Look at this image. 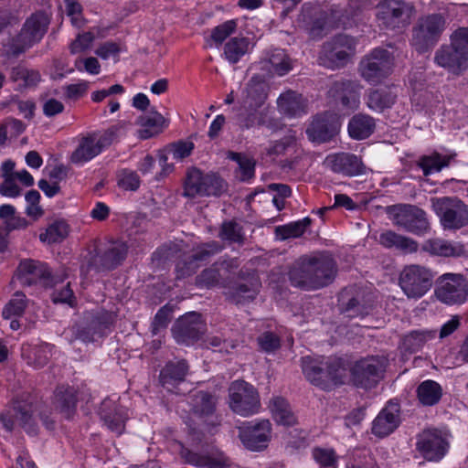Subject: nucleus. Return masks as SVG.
Returning <instances> with one entry per match:
<instances>
[{
    "label": "nucleus",
    "instance_id": "nucleus-1",
    "mask_svg": "<svg viewBox=\"0 0 468 468\" xmlns=\"http://www.w3.org/2000/svg\"><path fill=\"white\" fill-rule=\"evenodd\" d=\"M337 266L327 251L303 255L289 269V281L294 287L311 291L331 284L336 275Z\"/></svg>",
    "mask_w": 468,
    "mask_h": 468
},
{
    "label": "nucleus",
    "instance_id": "nucleus-2",
    "mask_svg": "<svg viewBox=\"0 0 468 468\" xmlns=\"http://www.w3.org/2000/svg\"><path fill=\"white\" fill-rule=\"evenodd\" d=\"M128 249L126 242L121 239L105 242L94 239L84 257L81 271L87 274L90 271L100 273L115 270L125 261Z\"/></svg>",
    "mask_w": 468,
    "mask_h": 468
},
{
    "label": "nucleus",
    "instance_id": "nucleus-3",
    "mask_svg": "<svg viewBox=\"0 0 468 468\" xmlns=\"http://www.w3.org/2000/svg\"><path fill=\"white\" fill-rule=\"evenodd\" d=\"M448 26L446 13H431L420 16L411 30V44L423 53L433 48L441 39Z\"/></svg>",
    "mask_w": 468,
    "mask_h": 468
},
{
    "label": "nucleus",
    "instance_id": "nucleus-4",
    "mask_svg": "<svg viewBox=\"0 0 468 468\" xmlns=\"http://www.w3.org/2000/svg\"><path fill=\"white\" fill-rule=\"evenodd\" d=\"M35 410L33 398L29 394H22L13 399L0 413V421L7 431H12L17 425L27 434L36 435L37 425Z\"/></svg>",
    "mask_w": 468,
    "mask_h": 468
},
{
    "label": "nucleus",
    "instance_id": "nucleus-5",
    "mask_svg": "<svg viewBox=\"0 0 468 468\" xmlns=\"http://www.w3.org/2000/svg\"><path fill=\"white\" fill-rule=\"evenodd\" d=\"M115 318L114 313L104 310L86 314L71 326L72 337L69 341L94 342L96 337H101L106 334V330L114 324Z\"/></svg>",
    "mask_w": 468,
    "mask_h": 468
},
{
    "label": "nucleus",
    "instance_id": "nucleus-6",
    "mask_svg": "<svg viewBox=\"0 0 468 468\" xmlns=\"http://www.w3.org/2000/svg\"><path fill=\"white\" fill-rule=\"evenodd\" d=\"M434 274L425 266L410 264L405 266L399 277V285L409 299L423 297L432 287Z\"/></svg>",
    "mask_w": 468,
    "mask_h": 468
},
{
    "label": "nucleus",
    "instance_id": "nucleus-7",
    "mask_svg": "<svg viewBox=\"0 0 468 468\" xmlns=\"http://www.w3.org/2000/svg\"><path fill=\"white\" fill-rule=\"evenodd\" d=\"M434 295L446 305H461L468 299V279L461 273H444L435 281Z\"/></svg>",
    "mask_w": 468,
    "mask_h": 468
},
{
    "label": "nucleus",
    "instance_id": "nucleus-8",
    "mask_svg": "<svg viewBox=\"0 0 468 468\" xmlns=\"http://www.w3.org/2000/svg\"><path fill=\"white\" fill-rule=\"evenodd\" d=\"M387 358L369 356L355 362L351 367V380L357 388H372L383 378Z\"/></svg>",
    "mask_w": 468,
    "mask_h": 468
},
{
    "label": "nucleus",
    "instance_id": "nucleus-9",
    "mask_svg": "<svg viewBox=\"0 0 468 468\" xmlns=\"http://www.w3.org/2000/svg\"><path fill=\"white\" fill-rule=\"evenodd\" d=\"M355 41L346 35H338L324 43L318 57L321 66L335 69L345 67L354 54Z\"/></svg>",
    "mask_w": 468,
    "mask_h": 468
},
{
    "label": "nucleus",
    "instance_id": "nucleus-10",
    "mask_svg": "<svg viewBox=\"0 0 468 468\" xmlns=\"http://www.w3.org/2000/svg\"><path fill=\"white\" fill-rule=\"evenodd\" d=\"M378 9V20L388 29L406 27L415 12L414 5L403 0H382Z\"/></svg>",
    "mask_w": 468,
    "mask_h": 468
},
{
    "label": "nucleus",
    "instance_id": "nucleus-11",
    "mask_svg": "<svg viewBox=\"0 0 468 468\" xmlns=\"http://www.w3.org/2000/svg\"><path fill=\"white\" fill-rule=\"evenodd\" d=\"M229 407L237 414L247 417L258 412L261 403L254 387L244 380H236L229 388Z\"/></svg>",
    "mask_w": 468,
    "mask_h": 468
},
{
    "label": "nucleus",
    "instance_id": "nucleus-12",
    "mask_svg": "<svg viewBox=\"0 0 468 468\" xmlns=\"http://www.w3.org/2000/svg\"><path fill=\"white\" fill-rule=\"evenodd\" d=\"M392 67L390 53L386 49L376 48L360 61L358 71L366 81L377 84L391 73Z\"/></svg>",
    "mask_w": 468,
    "mask_h": 468
},
{
    "label": "nucleus",
    "instance_id": "nucleus-13",
    "mask_svg": "<svg viewBox=\"0 0 468 468\" xmlns=\"http://www.w3.org/2000/svg\"><path fill=\"white\" fill-rule=\"evenodd\" d=\"M261 282L254 272L240 271L238 280L231 282L226 293L227 299L237 305H244L252 302L260 292Z\"/></svg>",
    "mask_w": 468,
    "mask_h": 468
},
{
    "label": "nucleus",
    "instance_id": "nucleus-14",
    "mask_svg": "<svg viewBox=\"0 0 468 468\" xmlns=\"http://www.w3.org/2000/svg\"><path fill=\"white\" fill-rule=\"evenodd\" d=\"M385 210L395 224L409 232L421 235L429 229L425 212L419 207H385Z\"/></svg>",
    "mask_w": 468,
    "mask_h": 468
},
{
    "label": "nucleus",
    "instance_id": "nucleus-15",
    "mask_svg": "<svg viewBox=\"0 0 468 468\" xmlns=\"http://www.w3.org/2000/svg\"><path fill=\"white\" fill-rule=\"evenodd\" d=\"M363 86L358 80L340 79L332 82L328 98L343 109L355 111L360 105V95Z\"/></svg>",
    "mask_w": 468,
    "mask_h": 468
},
{
    "label": "nucleus",
    "instance_id": "nucleus-16",
    "mask_svg": "<svg viewBox=\"0 0 468 468\" xmlns=\"http://www.w3.org/2000/svg\"><path fill=\"white\" fill-rule=\"evenodd\" d=\"M434 63L448 73L460 76L468 70V57L453 41L441 45L434 53Z\"/></svg>",
    "mask_w": 468,
    "mask_h": 468
},
{
    "label": "nucleus",
    "instance_id": "nucleus-17",
    "mask_svg": "<svg viewBox=\"0 0 468 468\" xmlns=\"http://www.w3.org/2000/svg\"><path fill=\"white\" fill-rule=\"evenodd\" d=\"M416 448L428 461L437 462L446 454L449 442L437 429H427L418 435Z\"/></svg>",
    "mask_w": 468,
    "mask_h": 468
},
{
    "label": "nucleus",
    "instance_id": "nucleus-18",
    "mask_svg": "<svg viewBox=\"0 0 468 468\" xmlns=\"http://www.w3.org/2000/svg\"><path fill=\"white\" fill-rule=\"evenodd\" d=\"M206 324L201 315L192 312L181 316L173 326V335L177 343L192 344L204 334Z\"/></svg>",
    "mask_w": 468,
    "mask_h": 468
},
{
    "label": "nucleus",
    "instance_id": "nucleus-19",
    "mask_svg": "<svg viewBox=\"0 0 468 468\" xmlns=\"http://www.w3.org/2000/svg\"><path fill=\"white\" fill-rule=\"evenodd\" d=\"M17 279L22 285L31 286L41 282L45 286L55 284L54 277L48 266L34 260H24L19 263Z\"/></svg>",
    "mask_w": 468,
    "mask_h": 468
},
{
    "label": "nucleus",
    "instance_id": "nucleus-20",
    "mask_svg": "<svg viewBox=\"0 0 468 468\" xmlns=\"http://www.w3.org/2000/svg\"><path fill=\"white\" fill-rule=\"evenodd\" d=\"M271 424L268 420L248 422L239 429V438L243 445L251 451H261L267 447L271 438Z\"/></svg>",
    "mask_w": 468,
    "mask_h": 468
},
{
    "label": "nucleus",
    "instance_id": "nucleus-21",
    "mask_svg": "<svg viewBox=\"0 0 468 468\" xmlns=\"http://www.w3.org/2000/svg\"><path fill=\"white\" fill-rule=\"evenodd\" d=\"M48 24L49 18L45 12L39 11L32 14L26 20L21 32L17 36L16 41L21 45L23 49L31 47L43 37L47 32Z\"/></svg>",
    "mask_w": 468,
    "mask_h": 468
},
{
    "label": "nucleus",
    "instance_id": "nucleus-22",
    "mask_svg": "<svg viewBox=\"0 0 468 468\" xmlns=\"http://www.w3.org/2000/svg\"><path fill=\"white\" fill-rule=\"evenodd\" d=\"M323 165L332 172L346 176H356L365 172L362 160L354 154L336 153L325 157Z\"/></svg>",
    "mask_w": 468,
    "mask_h": 468
},
{
    "label": "nucleus",
    "instance_id": "nucleus-23",
    "mask_svg": "<svg viewBox=\"0 0 468 468\" xmlns=\"http://www.w3.org/2000/svg\"><path fill=\"white\" fill-rule=\"evenodd\" d=\"M339 130L336 116L330 112L317 115L306 130L310 141L314 143H325L330 141Z\"/></svg>",
    "mask_w": 468,
    "mask_h": 468
},
{
    "label": "nucleus",
    "instance_id": "nucleus-24",
    "mask_svg": "<svg viewBox=\"0 0 468 468\" xmlns=\"http://www.w3.org/2000/svg\"><path fill=\"white\" fill-rule=\"evenodd\" d=\"M268 87L260 76L252 77L242 90L241 109H261L267 99Z\"/></svg>",
    "mask_w": 468,
    "mask_h": 468
},
{
    "label": "nucleus",
    "instance_id": "nucleus-25",
    "mask_svg": "<svg viewBox=\"0 0 468 468\" xmlns=\"http://www.w3.org/2000/svg\"><path fill=\"white\" fill-rule=\"evenodd\" d=\"M99 415L104 425L112 432L121 435L125 429L126 417L122 409L112 399H104L100 407Z\"/></svg>",
    "mask_w": 468,
    "mask_h": 468
},
{
    "label": "nucleus",
    "instance_id": "nucleus-26",
    "mask_svg": "<svg viewBox=\"0 0 468 468\" xmlns=\"http://www.w3.org/2000/svg\"><path fill=\"white\" fill-rule=\"evenodd\" d=\"M341 301L343 311L349 317L364 316L372 306L371 299L362 290H356L354 292L346 290L341 294Z\"/></svg>",
    "mask_w": 468,
    "mask_h": 468
},
{
    "label": "nucleus",
    "instance_id": "nucleus-27",
    "mask_svg": "<svg viewBox=\"0 0 468 468\" xmlns=\"http://www.w3.org/2000/svg\"><path fill=\"white\" fill-rule=\"evenodd\" d=\"M399 424L397 404L384 408L373 421L372 432L378 437H386L393 432Z\"/></svg>",
    "mask_w": 468,
    "mask_h": 468
},
{
    "label": "nucleus",
    "instance_id": "nucleus-28",
    "mask_svg": "<svg viewBox=\"0 0 468 468\" xmlns=\"http://www.w3.org/2000/svg\"><path fill=\"white\" fill-rule=\"evenodd\" d=\"M422 250L431 255L447 258L461 257L465 253L463 244L440 238L427 239L422 245Z\"/></svg>",
    "mask_w": 468,
    "mask_h": 468
},
{
    "label": "nucleus",
    "instance_id": "nucleus-29",
    "mask_svg": "<svg viewBox=\"0 0 468 468\" xmlns=\"http://www.w3.org/2000/svg\"><path fill=\"white\" fill-rule=\"evenodd\" d=\"M292 194L291 188L287 185L271 184L268 189L255 191L247 197V202H271L273 205H284V199Z\"/></svg>",
    "mask_w": 468,
    "mask_h": 468
},
{
    "label": "nucleus",
    "instance_id": "nucleus-30",
    "mask_svg": "<svg viewBox=\"0 0 468 468\" xmlns=\"http://www.w3.org/2000/svg\"><path fill=\"white\" fill-rule=\"evenodd\" d=\"M436 213L444 229H459L468 225L466 207H436Z\"/></svg>",
    "mask_w": 468,
    "mask_h": 468
},
{
    "label": "nucleus",
    "instance_id": "nucleus-31",
    "mask_svg": "<svg viewBox=\"0 0 468 468\" xmlns=\"http://www.w3.org/2000/svg\"><path fill=\"white\" fill-rule=\"evenodd\" d=\"M187 372L188 364L185 359L169 361L160 371V383L164 388L170 390L185 380Z\"/></svg>",
    "mask_w": 468,
    "mask_h": 468
},
{
    "label": "nucleus",
    "instance_id": "nucleus-32",
    "mask_svg": "<svg viewBox=\"0 0 468 468\" xmlns=\"http://www.w3.org/2000/svg\"><path fill=\"white\" fill-rule=\"evenodd\" d=\"M136 123L141 127L138 130V135L141 139H149L160 133L167 125V121L156 111H151L146 114L141 115Z\"/></svg>",
    "mask_w": 468,
    "mask_h": 468
},
{
    "label": "nucleus",
    "instance_id": "nucleus-33",
    "mask_svg": "<svg viewBox=\"0 0 468 468\" xmlns=\"http://www.w3.org/2000/svg\"><path fill=\"white\" fill-rule=\"evenodd\" d=\"M217 402L216 395L207 391H197L192 396L191 413L194 417L204 420L215 412Z\"/></svg>",
    "mask_w": 468,
    "mask_h": 468
},
{
    "label": "nucleus",
    "instance_id": "nucleus-34",
    "mask_svg": "<svg viewBox=\"0 0 468 468\" xmlns=\"http://www.w3.org/2000/svg\"><path fill=\"white\" fill-rule=\"evenodd\" d=\"M279 111L290 117L300 116L305 112L306 101L296 91L287 90L277 100Z\"/></svg>",
    "mask_w": 468,
    "mask_h": 468
},
{
    "label": "nucleus",
    "instance_id": "nucleus-35",
    "mask_svg": "<svg viewBox=\"0 0 468 468\" xmlns=\"http://www.w3.org/2000/svg\"><path fill=\"white\" fill-rule=\"evenodd\" d=\"M53 346L48 343L39 346H23L22 356L29 366L35 368L45 367L52 356Z\"/></svg>",
    "mask_w": 468,
    "mask_h": 468
},
{
    "label": "nucleus",
    "instance_id": "nucleus-36",
    "mask_svg": "<svg viewBox=\"0 0 468 468\" xmlns=\"http://www.w3.org/2000/svg\"><path fill=\"white\" fill-rule=\"evenodd\" d=\"M180 454L186 463L201 468H229L231 466L230 460L223 455L217 457L205 456L193 452L186 448H182Z\"/></svg>",
    "mask_w": 468,
    "mask_h": 468
},
{
    "label": "nucleus",
    "instance_id": "nucleus-37",
    "mask_svg": "<svg viewBox=\"0 0 468 468\" xmlns=\"http://www.w3.org/2000/svg\"><path fill=\"white\" fill-rule=\"evenodd\" d=\"M54 399L56 408L64 417L67 419L71 418L77 405L76 389L69 386H59L55 390Z\"/></svg>",
    "mask_w": 468,
    "mask_h": 468
},
{
    "label": "nucleus",
    "instance_id": "nucleus-38",
    "mask_svg": "<svg viewBox=\"0 0 468 468\" xmlns=\"http://www.w3.org/2000/svg\"><path fill=\"white\" fill-rule=\"evenodd\" d=\"M397 97V93L388 87L372 90L367 95V106L373 112H382L395 104Z\"/></svg>",
    "mask_w": 468,
    "mask_h": 468
},
{
    "label": "nucleus",
    "instance_id": "nucleus-39",
    "mask_svg": "<svg viewBox=\"0 0 468 468\" xmlns=\"http://www.w3.org/2000/svg\"><path fill=\"white\" fill-rule=\"evenodd\" d=\"M375 128V119L365 113L355 114L348 122V133L356 140L369 137L374 133Z\"/></svg>",
    "mask_w": 468,
    "mask_h": 468
},
{
    "label": "nucleus",
    "instance_id": "nucleus-40",
    "mask_svg": "<svg viewBox=\"0 0 468 468\" xmlns=\"http://www.w3.org/2000/svg\"><path fill=\"white\" fill-rule=\"evenodd\" d=\"M324 358L304 356L302 358V368L306 378L314 385L325 389Z\"/></svg>",
    "mask_w": 468,
    "mask_h": 468
},
{
    "label": "nucleus",
    "instance_id": "nucleus-41",
    "mask_svg": "<svg viewBox=\"0 0 468 468\" xmlns=\"http://www.w3.org/2000/svg\"><path fill=\"white\" fill-rule=\"evenodd\" d=\"M379 243L388 249H395L403 253H413L418 250V242L410 238L394 231H386L379 236Z\"/></svg>",
    "mask_w": 468,
    "mask_h": 468
},
{
    "label": "nucleus",
    "instance_id": "nucleus-42",
    "mask_svg": "<svg viewBox=\"0 0 468 468\" xmlns=\"http://www.w3.org/2000/svg\"><path fill=\"white\" fill-rule=\"evenodd\" d=\"M299 147L294 135L289 134L282 138L272 141L265 147L263 154L274 161L276 158L293 153L298 155Z\"/></svg>",
    "mask_w": 468,
    "mask_h": 468
},
{
    "label": "nucleus",
    "instance_id": "nucleus-43",
    "mask_svg": "<svg viewBox=\"0 0 468 468\" xmlns=\"http://www.w3.org/2000/svg\"><path fill=\"white\" fill-rule=\"evenodd\" d=\"M250 42L245 37H230L224 45L223 56L230 64H236L249 52Z\"/></svg>",
    "mask_w": 468,
    "mask_h": 468
},
{
    "label": "nucleus",
    "instance_id": "nucleus-44",
    "mask_svg": "<svg viewBox=\"0 0 468 468\" xmlns=\"http://www.w3.org/2000/svg\"><path fill=\"white\" fill-rule=\"evenodd\" d=\"M101 153L96 144V136L89 135L81 138L78 147L70 155V161L74 164H82L97 156Z\"/></svg>",
    "mask_w": 468,
    "mask_h": 468
},
{
    "label": "nucleus",
    "instance_id": "nucleus-45",
    "mask_svg": "<svg viewBox=\"0 0 468 468\" xmlns=\"http://www.w3.org/2000/svg\"><path fill=\"white\" fill-rule=\"evenodd\" d=\"M455 156L456 154L454 153L442 155L438 152H433L429 155L421 156L418 162V165L422 169L423 174L428 176L435 172H440L442 168L449 166Z\"/></svg>",
    "mask_w": 468,
    "mask_h": 468
},
{
    "label": "nucleus",
    "instance_id": "nucleus-46",
    "mask_svg": "<svg viewBox=\"0 0 468 468\" xmlns=\"http://www.w3.org/2000/svg\"><path fill=\"white\" fill-rule=\"evenodd\" d=\"M417 398L422 406H434L441 399L442 388L441 385L434 380H425L417 388Z\"/></svg>",
    "mask_w": 468,
    "mask_h": 468
},
{
    "label": "nucleus",
    "instance_id": "nucleus-47",
    "mask_svg": "<svg viewBox=\"0 0 468 468\" xmlns=\"http://www.w3.org/2000/svg\"><path fill=\"white\" fill-rule=\"evenodd\" d=\"M270 408L274 420L283 426H292L296 419L289 403L282 397H275L270 401Z\"/></svg>",
    "mask_w": 468,
    "mask_h": 468
},
{
    "label": "nucleus",
    "instance_id": "nucleus-48",
    "mask_svg": "<svg viewBox=\"0 0 468 468\" xmlns=\"http://www.w3.org/2000/svg\"><path fill=\"white\" fill-rule=\"evenodd\" d=\"M222 249H223V246L219 242L214 241V240L203 244L189 258V261L185 263L186 270L183 271L181 276L191 275L195 271L194 268H191L192 264L196 263L197 261H207L211 256L221 251Z\"/></svg>",
    "mask_w": 468,
    "mask_h": 468
},
{
    "label": "nucleus",
    "instance_id": "nucleus-49",
    "mask_svg": "<svg viewBox=\"0 0 468 468\" xmlns=\"http://www.w3.org/2000/svg\"><path fill=\"white\" fill-rule=\"evenodd\" d=\"M69 229L66 220H55L48 225L45 232L40 233L39 239L48 244L60 243L69 236Z\"/></svg>",
    "mask_w": 468,
    "mask_h": 468
},
{
    "label": "nucleus",
    "instance_id": "nucleus-50",
    "mask_svg": "<svg viewBox=\"0 0 468 468\" xmlns=\"http://www.w3.org/2000/svg\"><path fill=\"white\" fill-rule=\"evenodd\" d=\"M324 375L325 377V388H329L330 384H342L345 376L344 361L338 357H326L324 358Z\"/></svg>",
    "mask_w": 468,
    "mask_h": 468
},
{
    "label": "nucleus",
    "instance_id": "nucleus-51",
    "mask_svg": "<svg viewBox=\"0 0 468 468\" xmlns=\"http://www.w3.org/2000/svg\"><path fill=\"white\" fill-rule=\"evenodd\" d=\"M265 112L259 108L242 109L238 115V124L241 130H248L265 123Z\"/></svg>",
    "mask_w": 468,
    "mask_h": 468
},
{
    "label": "nucleus",
    "instance_id": "nucleus-52",
    "mask_svg": "<svg viewBox=\"0 0 468 468\" xmlns=\"http://www.w3.org/2000/svg\"><path fill=\"white\" fill-rule=\"evenodd\" d=\"M27 306V299L22 292H16L2 311L4 319L20 317Z\"/></svg>",
    "mask_w": 468,
    "mask_h": 468
},
{
    "label": "nucleus",
    "instance_id": "nucleus-53",
    "mask_svg": "<svg viewBox=\"0 0 468 468\" xmlns=\"http://www.w3.org/2000/svg\"><path fill=\"white\" fill-rule=\"evenodd\" d=\"M269 63L271 66V71L283 76L292 69V60L282 49H275L269 57Z\"/></svg>",
    "mask_w": 468,
    "mask_h": 468
},
{
    "label": "nucleus",
    "instance_id": "nucleus-54",
    "mask_svg": "<svg viewBox=\"0 0 468 468\" xmlns=\"http://www.w3.org/2000/svg\"><path fill=\"white\" fill-rule=\"evenodd\" d=\"M310 218H304L302 220L291 222L289 224L277 227L275 229L276 235L282 239H287L290 238H298L303 234L306 228L310 226Z\"/></svg>",
    "mask_w": 468,
    "mask_h": 468
},
{
    "label": "nucleus",
    "instance_id": "nucleus-55",
    "mask_svg": "<svg viewBox=\"0 0 468 468\" xmlns=\"http://www.w3.org/2000/svg\"><path fill=\"white\" fill-rule=\"evenodd\" d=\"M205 182V175L197 168L188 170L185 182L184 195L187 197L199 196L203 183Z\"/></svg>",
    "mask_w": 468,
    "mask_h": 468
},
{
    "label": "nucleus",
    "instance_id": "nucleus-56",
    "mask_svg": "<svg viewBox=\"0 0 468 468\" xmlns=\"http://www.w3.org/2000/svg\"><path fill=\"white\" fill-rule=\"evenodd\" d=\"M229 157L236 161L239 165V170L237 171V177L241 181H246L253 177L255 163L252 159L239 154L230 152Z\"/></svg>",
    "mask_w": 468,
    "mask_h": 468
},
{
    "label": "nucleus",
    "instance_id": "nucleus-57",
    "mask_svg": "<svg viewBox=\"0 0 468 468\" xmlns=\"http://www.w3.org/2000/svg\"><path fill=\"white\" fill-rule=\"evenodd\" d=\"M433 336L432 332L414 331L404 337L402 345L406 351L414 353L420 350L427 340Z\"/></svg>",
    "mask_w": 468,
    "mask_h": 468
},
{
    "label": "nucleus",
    "instance_id": "nucleus-58",
    "mask_svg": "<svg viewBox=\"0 0 468 468\" xmlns=\"http://www.w3.org/2000/svg\"><path fill=\"white\" fill-rule=\"evenodd\" d=\"M226 191V183L215 175H205V182L199 196H220Z\"/></svg>",
    "mask_w": 468,
    "mask_h": 468
},
{
    "label": "nucleus",
    "instance_id": "nucleus-59",
    "mask_svg": "<svg viewBox=\"0 0 468 468\" xmlns=\"http://www.w3.org/2000/svg\"><path fill=\"white\" fill-rule=\"evenodd\" d=\"M11 79L14 81H23L26 86H33L40 80V74L37 70L29 69L19 65L13 68Z\"/></svg>",
    "mask_w": 468,
    "mask_h": 468
},
{
    "label": "nucleus",
    "instance_id": "nucleus-60",
    "mask_svg": "<svg viewBox=\"0 0 468 468\" xmlns=\"http://www.w3.org/2000/svg\"><path fill=\"white\" fill-rule=\"evenodd\" d=\"M219 237L229 242L241 243L243 241L242 228L233 220L225 221L222 223Z\"/></svg>",
    "mask_w": 468,
    "mask_h": 468
},
{
    "label": "nucleus",
    "instance_id": "nucleus-61",
    "mask_svg": "<svg viewBox=\"0 0 468 468\" xmlns=\"http://www.w3.org/2000/svg\"><path fill=\"white\" fill-rule=\"evenodd\" d=\"M219 279L220 274L217 264H213L196 277V285L201 288H211L218 283Z\"/></svg>",
    "mask_w": 468,
    "mask_h": 468
},
{
    "label": "nucleus",
    "instance_id": "nucleus-62",
    "mask_svg": "<svg viewBox=\"0 0 468 468\" xmlns=\"http://www.w3.org/2000/svg\"><path fill=\"white\" fill-rule=\"evenodd\" d=\"M236 29L237 22L235 20H228L212 29L211 39L216 44H222Z\"/></svg>",
    "mask_w": 468,
    "mask_h": 468
},
{
    "label": "nucleus",
    "instance_id": "nucleus-63",
    "mask_svg": "<svg viewBox=\"0 0 468 468\" xmlns=\"http://www.w3.org/2000/svg\"><path fill=\"white\" fill-rule=\"evenodd\" d=\"M313 456L321 468H336L337 466V456L332 449L315 448Z\"/></svg>",
    "mask_w": 468,
    "mask_h": 468
},
{
    "label": "nucleus",
    "instance_id": "nucleus-64",
    "mask_svg": "<svg viewBox=\"0 0 468 468\" xmlns=\"http://www.w3.org/2000/svg\"><path fill=\"white\" fill-rule=\"evenodd\" d=\"M258 344L262 351L273 352L280 348V337L272 332H264L257 338Z\"/></svg>",
    "mask_w": 468,
    "mask_h": 468
}]
</instances>
